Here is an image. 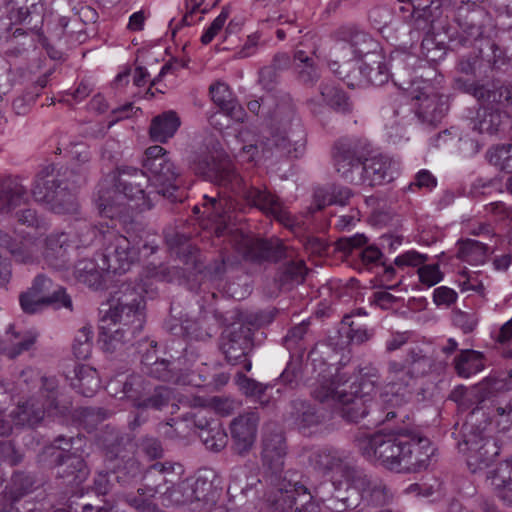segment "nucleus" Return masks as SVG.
<instances>
[{"instance_id":"55","label":"nucleus","mask_w":512,"mask_h":512,"mask_svg":"<svg viewBox=\"0 0 512 512\" xmlns=\"http://www.w3.org/2000/svg\"><path fill=\"white\" fill-rule=\"evenodd\" d=\"M171 330L174 334H181L185 337L195 340H205L211 337V335L206 330H203L200 327L197 321L191 319H185L181 323L179 331L177 330V327H172Z\"/></svg>"},{"instance_id":"4","label":"nucleus","mask_w":512,"mask_h":512,"mask_svg":"<svg viewBox=\"0 0 512 512\" xmlns=\"http://www.w3.org/2000/svg\"><path fill=\"white\" fill-rule=\"evenodd\" d=\"M19 393H32L26 402L19 403L5 419L0 411V436L8 435L12 426H35L45 417L57 415L58 381L55 377L42 376L33 368L24 369L17 380Z\"/></svg>"},{"instance_id":"30","label":"nucleus","mask_w":512,"mask_h":512,"mask_svg":"<svg viewBox=\"0 0 512 512\" xmlns=\"http://www.w3.org/2000/svg\"><path fill=\"white\" fill-rule=\"evenodd\" d=\"M103 262L98 254L93 258H83L77 261L73 269V276L77 282L83 283L91 288H99L103 282V275L107 269H102Z\"/></svg>"},{"instance_id":"45","label":"nucleus","mask_w":512,"mask_h":512,"mask_svg":"<svg viewBox=\"0 0 512 512\" xmlns=\"http://www.w3.org/2000/svg\"><path fill=\"white\" fill-rule=\"evenodd\" d=\"M490 164L502 171L512 172V144H498L486 153Z\"/></svg>"},{"instance_id":"38","label":"nucleus","mask_w":512,"mask_h":512,"mask_svg":"<svg viewBox=\"0 0 512 512\" xmlns=\"http://www.w3.org/2000/svg\"><path fill=\"white\" fill-rule=\"evenodd\" d=\"M453 366L459 377L469 378L484 370L485 356L480 351L464 349L455 356Z\"/></svg>"},{"instance_id":"27","label":"nucleus","mask_w":512,"mask_h":512,"mask_svg":"<svg viewBox=\"0 0 512 512\" xmlns=\"http://www.w3.org/2000/svg\"><path fill=\"white\" fill-rule=\"evenodd\" d=\"M67 379L70 386L85 397L93 396L101 386L97 370L85 364H78L69 372Z\"/></svg>"},{"instance_id":"2","label":"nucleus","mask_w":512,"mask_h":512,"mask_svg":"<svg viewBox=\"0 0 512 512\" xmlns=\"http://www.w3.org/2000/svg\"><path fill=\"white\" fill-rule=\"evenodd\" d=\"M153 191L142 170L122 166L100 185L96 205L103 217L126 220L134 209H150Z\"/></svg>"},{"instance_id":"26","label":"nucleus","mask_w":512,"mask_h":512,"mask_svg":"<svg viewBox=\"0 0 512 512\" xmlns=\"http://www.w3.org/2000/svg\"><path fill=\"white\" fill-rule=\"evenodd\" d=\"M184 467L178 462H156L152 464L144 475L148 496L150 495V487L155 484L166 486L179 481L184 474Z\"/></svg>"},{"instance_id":"53","label":"nucleus","mask_w":512,"mask_h":512,"mask_svg":"<svg viewBox=\"0 0 512 512\" xmlns=\"http://www.w3.org/2000/svg\"><path fill=\"white\" fill-rule=\"evenodd\" d=\"M172 399V392L169 388L159 386L154 389V393L137 403L138 407L162 409Z\"/></svg>"},{"instance_id":"22","label":"nucleus","mask_w":512,"mask_h":512,"mask_svg":"<svg viewBox=\"0 0 512 512\" xmlns=\"http://www.w3.org/2000/svg\"><path fill=\"white\" fill-rule=\"evenodd\" d=\"M358 70L361 78L356 82L350 80V75L343 76L344 78H347V84L349 86L355 87L364 84L381 86L388 82L391 76L385 56L382 52L371 54L368 60L362 61L358 66Z\"/></svg>"},{"instance_id":"11","label":"nucleus","mask_w":512,"mask_h":512,"mask_svg":"<svg viewBox=\"0 0 512 512\" xmlns=\"http://www.w3.org/2000/svg\"><path fill=\"white\" fill-rule=\"evenodd\" d=\"M32 194L36 201L45 203L56 214L78 213L79 203L75 192L58 180L38 178Z\"/></svg>"},{"instance_id":"25","label":"nucleus","mask_w":512,"mask_h":512,"mask_svg":"<svg viewBox=\"0 0 512 512\" xmlns=\"http://www.w3.org/2000/svg\"><path fill=\"white\" fill-rule=\"evenodd\" d=\"M333 159L337 172L347 181L356 183L357 177L354 176V170H359L362 164L357 146L348 141L338 142Z\"/></svg>"},{"instance_id":"34","label":"nucleus","mask_w":512,"mask_h":512,"mask_svg":"<svg viewBox=\"0 0 512 512\" xmlns=\"http://www.w3.org/2000/svg\"><path fill=\"white\" fill-rule=\"evenodd\" d=\"M250 347V339L242 328L233 329L222 336L221 349L231 364H237L245 357Z\"/></svg>"},{"instance_id":"43","label":"nucleus","mask_w":512,"mask_h":512,"mask_svg":"<svg viewBox=\"0 0 512 512\" xmlns=\"http://www.w3.org/2000/svg\"><path fill=\"white\" fill-rule=\"evenodd\" d=\"M352 196L351 190L347 187L332 186L329 190L318 189L315 191L314 197L318 209H322L327 205H341L348 204Z\"/></svg>"},{"instance_id":"15","label":"nucleus","mask_w":512,"mask_h":512,"mask_svg":"<svg viewBox=\"0 0 512 512\" xmlns=\"http://www.w3.org/2000/svg\"><path fill=\"white\" fill-rule=\"evenodd\" d=\"M413 379L412 369L407 361H390L387 368V383L381 394L383 402L392 406L403 404L410 393L409 387Z\"/></svg>"},{"instance_id":"1","label":"nucleus","mask_w":512,"mask_h":512,"mask_svg":"<svg viewBox=\"0 0 512 512\" xmlns=\"http://www.w3.org/2000/svg\"><path fill=\"white\" fill-rule=\"evenodd\" d=\"M182 276V270L176 267L148 265L143 269L137 287L123 284L115 293L109 310L100 321L99 343L102 350L107 354L124 351L134 335L143 327V293L153 297L158 283L171 282Z\"/></svg>"},{"instance_id":"8","label":"nucleus","mask_w":512,"mask_h":512,"mask_svg":"<svg viewBox=\"0 0 512 512\" xmlns=\"http://www.w3.org/2000/svg\"><path fill=\"white\" fill-rule=\"evenodd\" d=\"M20 306L25 313L33 314L45 306L57 309H71L72 300L60 286L54 287L53 282L44 275L35 277L32 286L20 295Z\"/></svg>"},{"instance_id":"58","label":"nucleus","mask_w":512,"mask_h":512,"mask_svg":"<svg viewBox=\"0 0 512 512\" xmlns=\"http://www.w3.org/2000/svg\"><path fill=\"white\" fill-rule=\"evenodd\" d=\"M502 402H505V406L499 405L496 407L497 425L502 431L508 430L512 426V396L506 394L502 395Z\"/></svg>"},{"instance_id":"57","label":"nucleus","mask_w":512,"mask_h":512,"mask_svg":"<svg viewBox=\"0 0 512 512\" xmlns=\"http://www.w3.org/2000/svg\"><path fill=\"white\" fill-rule=\"evenodd\" d=\"M420 282L428 287L438 284L443 279L438 264L422 265L418 269Z\"/></svg>"},{"instance_id":"41","label":"nucleus","mask_w":512,"mask_h":512,"mask_svg":"<svg viewBox=\"0 0 512 512\" xmlns=\"http://www.w3.org/2000/svg\"><path fill=\"white\" fill-rule=\"evenodd\" d=\"M470 124L474 131L492 135L498 132L502 124V116L498 108L481 106Z\"/></svg>"},{"instance_id":"64","label":"nucleus","mask_w":512,"mask_h":512,"mask_svg":"<svg viewBox=\"0 0 512 512\" xmlns=\"http://www.w3.org/2000/svg\"><path fill=\"white\" fill-rule=\"evenodd\" d=\"M457 298L456 291L446 286H440L433 292V300L437 306H450L456 302Z\"/></svg>"},{"instance_id":"61","label":"nucleus","mask_w":512,"mask_h":512,"mask_svg":"<svg viewBox=\"0 0 512 512\" xmlns=\"http://www.w3.org/2000/svg\"><path fill=\"white\" fill-rule=\"evenodd\" d=\"M18 222L22 225H26L28 227H33L36 229L47 228L48 224L42 218H40L36 211L30 208L23 209L17 212Z\"/></svg>"},{"instance_id":"19","label":"nucleus","mask_w":512,"mask_h":512,"mask_svg":"<svg viewBox=\"0 0 512 512\" xmlns=\"http://www.w3.org/2000/svg\"><path fill=\"white\" fill-rule=\"evenodd\" d=\"M361 448H380L387 445V448H406L411 446H420L426 448L430 445V440L420 431H404L395 433H385L382 430L374 433L365 434Z\"/></svg>"},{"instance_id":"24","label":"nucleus","mask_w":512,"mask_h":512,"mask_svg":"<svg viewBox=\"0 0 512 512\" xmlns=\"http://www.w3.org/2000/svg\"><path fill=\"white\" fill-rule=\"evenodd\" d=\"M56 461L57 475L68 485H79L87 479L89 469L81 455L63 450Z\"/></svg>"},{"instance_id":"48","label":"nucleus","mask_w":512,"mask_h":512,"mask_svg":"<svg viewBox=\"0 0 512 512\" xmlns=\"http://www.w3.org/2000/svg\"><path fill=\"white\" fill-rule=\"evenodd\" d=\"M498 456V451L467 450L466 461L470 471L472 473H476L480 470L491 467Z\"/></svg>"},{"instance_id":"7","label":"nucleus","mask_w":512,"mask_h":512,"mask_svg":"<svg viewBox=\"0 0 512 512\" xmlns=\"http://www.w3.org/2000/svg\"><path fill=\"white\" fill-rule=\"evenodd\" d=\"M98 231L104 240L103 251L98 253L103 269L114 274L127 272L138 259L139 251L127 237L118 234L113 228L107 227L104 230L101 226Z\"/></svg>"},{"instance_id":"16","label":"nucleus","mask_w":512,"mask_h":512,"mask_svg":"<svg viewBox=\"0 0 512 512\" xmlns=\"http://www.w3.org/2000/svg\"><path fill=\"white\" fill-rule=\"evenodd\" d=\"M232 242L237 252L250 261L277 260L284 253V247L278 240L267 241L242 232L235 233Z\"/></svg>"},{"instance_id":"23","label":"nucleus","mask_w":512,"mask_h":512,"mask_svg":"<svg viewBox=\"0 0 512 512\" xmlns=\"http://www.w3.org/2000/svg\"><path fill=\"white\" fill-rule=\"evenodd\" d=\"M307 106L314 114L320 113L325 106L342 113L351 110L346 94L338 87L328 83H322L319 86V93L307 99Z\"/></svg>"},{"instance_id":"49","label":"nucleus","mask_w":512,"mask_h":512,"mask_svg":"<svg viewBox=\"0 0 512 512\" xmlns=\"http://www.w3.org/2000/svg\"><path fill=\"white\" fill-rule=\"evenodd\" d=\"M167 243L179 258H183L186 265H194L196 261L195 250L184 235H176L174 238L167 237Z\"/></svg>"},{"instance_id":"62","label":"nucleus","mask_w":512,"mask_h":512,"mask_svg":"<svg viewBox=\"0 0 512 512\" xmlns=\"http://www.w3.org/2000/svg\"><path fill=\"white\" fill-rule=\"evenodd\" d=\"M367 242L364 234H355L349 237H342L337 240L336 247L339 251L349 254L353 249L359 248Z\"/></svg>"},{"instance_id":"51","label":"nucleus","mask_w":512,"mask_h":512,"mask_svg":"<svg viewBox=\"0 0 512 512\" xmlns=\"http://www.w3.org/2000/svg\"><path fill=\"white\" fill-rule=\"evenodd\" d=\"M503 478L505 475L487 476L486 483L504 505L512 508V482H505Z\"/></svg>"},{"instance_id":"31","label":"nucleus","mask_w":512,"mask_h":512,"mask_svg":"<svg viewBox=\"0 0 512 512\" xmlns=\"http://www.w3.org/2000/svg\"><path fill=\"white\" fill-rule=\"evenodd\" d=\"M191 491V484L179 480L166 486L155 484L150 487L149 497L159 494L167 505H190L193 504Z\"/></svg>"},{"instance_id":"18","label":"nucleus","mask_w":512,"mask_h":512,"mask_svg":"<svg viewBox=\"0 0 512 512\" xmlns=\"http://www.w3.org/2000/svg\"><path fill=\"white\" fill-rule=\"evenodd\" d=\"M271 127L275 129L274 144L283 149H287L291 141H298L296 134L302 133L294 108L288 102L276 106L271 115Z\"/></svg>"},{"instance_id":"50","label":"nucleus","mask_w":512,"mask_h":512,"mask_svg":"<svg viewBox=\"0 0 512 512\" xmlns=\"http://www.w3.org/2000/svg\"><path fill=\"white\" fill-rule=\"evenodd\" d=\"M93 331L90 326H84L77 331L73 342V353L78 359H86L92 351Z\"/></svg>"},{"instance_id":"6","label":"nucleus","mask_w":512,"mask_h":512,"mask_svg":"<svg viewBox=\"0 0 512 512\" xmlns=\"http://www.w3.org/2000/svg\"><path fill=\"white\" fill-rule=\"evenodd\" d=\"M143 166L149 172V188L153 194L176 200L174 193L179 187L180 173L165 149L158 145L147 148Z\"/></svg>"},{"instance_id":"32","label":"nucleus","mask_w":512,"mask_h":512,"mask_svg":"<svg viewBox=\"0 0 512 512\" xmlns=\"http://www.w3.org/2000/svg\"><path fill=\"white\" fill-rule=\"evenodd\" d=\"M404 450H362L363 457L375 466H380L395 473H402L410 468Z\"/></svg>"},{"instance_id":"54","label":"nucleus","mask_w":512,"mask_h":512,"mask_svg":"<svg viewBox=\"0 0 512 512\" xmlns=\"http://www.w3.org/2000/svg\"><path fill=\"white\" fill-rule=\"evenodd\" d=\"M10 243V236L0 230V287L7 285L12 276L11 262L3 255Z\"/></svg>"},{"instance_id":"63","label":"nucleus","mask_w":512,"mask_h":512,"mask_svg":"<svg viewBox=\"0 0 512 512\" xmlns=\"http://www.w3.org/2000/svg\"><path fill=\"white\" fill-rule=\"evenodd\" d=\"M428 257L425 254L418 253L417 251H407L395 258L394 263L398 267L404 266H419L427 261Z\"/></svg>"},{"instance_id":"5","label":"nucleus","mask_w":512,"mask_h":512,"mask_svg":"<svg viewBox=\"0 0 512 512\" xmlns=\"http://www.w3.org/2000/svg\"><path fill=\"white\" fill-rule=\"evenodd\" d=\"M379 382V371L368 365L359 368L356 382L348 391L346 380L339 374H333L330 369L319 374L311 394L320 402L332 401L338 406L340 415L348 421L356 422L367 415L366 397L371 396Z\"/></svg>"},{"instance_id":"10","label":"nucleus","mask_w":512,"mask_h":512,"mask_svg":"<svg viewBox=\"0 0 512 512\" xmlns=\"http://www.w3.org/2000/svg\"><path fill=\"white\" fill-rule=\"evenodd\" d=\"M76 244L75 240L64 231H53L42 240L44 264L55 270H64L69 262V249L88 245L95 237L96 231L88 225Z\"/></svg>"},{"instance_id":"33","label":"nucleus","mask_w":512,"mask_h":512,"mask_svg":"<svg viewBox=\"0 0 512 512\" xmlns=\"http://www.w3.org/2000/svg\"><path fill=\"white\" fill-rule=\"evenodd\" d=\"M26 195L27 190L16 179L0 175V215L13 211Z\"/></svg>"},{"instance_id":"46","label":"nucleus","mask_w":512,"mask_h":512,"mask_svg":"<svg viewBox=\"0 0 512 512\" xmlns=\"http://www.w3.org/2000/svg\"><path fill=\"white\" fill-rule=\"evenodd\" d=\"M306 273L307 269L302 260L291 262L283 267L277 281L280 287L298 285L304 281Z\"/></svg>"},{"instance_id":"28","label":"nucleus","mask_w":512,"mask_h":512,"mask_svg":"<svg viewBox=\"0 0 512 512\" xmlns=\"http://www.w3.org/2000/svg\"><path fill=\"white\" fill-rule=\"evenodd\" d=\"M145 364L150 365L148 373L157 379H161L163 381L175 382L181 385H192V386H201L204 380L200 375H196L194 373H176L175 363H173V367H170V363L166 360H156L153 363L148 362V357L145 359Z\"/></svg>"},{"instance_id":"47","label":"nucleus","mask_w":512,"mask_h":512,"mask_svg":"<svg viewBox=\"0 0 512 512\" xmlns=\"http://www.w3.org/2000/svg\"><path fill=\"white\" fill-rule=\"evenodd\" d=\"M421 55L431 63L444 59L446 48L442 40H437L434 33L427 32L421 43Z\"/></svg>"},{"instance_id":"35","label":"nucleus","mask_w":512,"mask_h":512,"mask_svg":"<svg viewBox=\"0 0 512 512\" xmlns=\"http://www.w3.org/2000/svg\"><path fill=\"white\" fill-rule=\"evenodd\" d=\"M7 251L17 262L25 265H39L44 263L42 240L35 237L24 238L19 245L9 243Z\"/></svg>"},{"instance_id":"21","label":"nucleus","mask_w":512,"mask_h":512,"mask_svg":"<svg viewBox=\"0 0 512 512\" xmlns=\"http://www.w3.org/2000/svg\"><path fill=\"white\" fill-rule=\"evenodd\" d=\"M38 334L33 329H25L20 325L10 324L3 335H0V352L13 359L25 351H29L37 340Z\"/></svg>"},{"instance_id":"12","label":"nucleus","mask_w":512,"mask_h":512,"mask_svg":"<svg viewBox=\"0 0 512 512\" xmlns=\"http://www.w3.org/2000/svg\"><path fill=\"white\" fill-rule=\"evenodd\" d=\"M0 6L12 22L31 23L53 16L60 6H68V0H0Z\"/></svg>"},{"instance_id":"59","label":"nucleus","mask_w":512,"mask_h":512,"mask_svg":"<svg viewBox=\"0 0 512 512\" xmlns=\"http://www.w3.org/2000/svg\"><path fill=\"white\" fill-rule=\"evenodd\" d=\"M453 322L464 333H470L476 328L478 317L473 312L456 311L453 315Z\"/></svg>"},{"instance_id":"17","label":"nucleus","mask_w":512,"mask_h":512,"mask_svg":"<svg viewBox=\"0 0 512 512\" xmlns=\"http://www.w3.org/2000/svg\"><path fill=\"white\" fill-rule=\"evenodd\" d=\"M344 473L347 481L374 505H384L391 500L392 494L381 479L369 477L353 465H346Z\"/></svg>"},{"instance_id":"13","label":"nucleus","mask_w":512,"mask_h":512,"mask_svg":"<svg viewBox=\"0 0 512 512\" xmlns=\"http://www.w3.org/2000/svg\"><path fill=\"white\" fill-rule=\"evenodd\" d=\"M382 52L379 44L370 37L367 33L359 30L350 32L347 41L337 44L332 52L336 60L329 62L330 69L342 77V71H339V61L342 60L344 64L348 63L352 58H363L368 60L369 56L373 53Z\"/></svg>"},{"instance_id":"36","label":"nucleus","mask_w":512,"mask_h":512,"mask_svg":"<svg viewBox=\"0 0 512 512\" xmlns=\"http://www.w3.org/2000/svg\"><path fill=\"white\" fill-rule=\"evenodd\" d=\"M211 99L219 106L221 111L236 121H242L244 118V110L233 97L227 84L216 82L209 88Z\"/></svg>"},{"instance_id":"44","label":"nucleus","mask_w":512,"mask_h":512,"mask_svg":"<svg viewBox=\"0 0 512 512\" xmlns=\"http://www.w3.org/2000/svg\"><path fill=\"white\" fill-rule=\"evenodd\" d=\"M334 452L335 450L319 451L314 458V466L316 469L323 471L324 473L337 472L347 480L344 473V467L352 464L336 457Z\"/></svg>"},{"instance_id":"39","label":"nucleus","mask_w":512,"mask_h":512,"mask_svg":"<svg viewBox=\"0 0 512 512\" xmlns=\"http://www.w3.org/2000/svg\"><path fill=\"white\" fill-rule=\"evenodd\" d=\"M216 478V473L211 469L199 471L195 482L191 484L193 503L198 501L205 503L214 501L215 496L218 494L217 487L214 483Z\"/></svg>"},{"instance_id":"52","label":"nucleus","mask_w":512,"mask_h":512,"mask_svg":"<svg viewBox=\"0 0 512 512\" xmlns=\"http://www.w3.org/2000/svg\"><path fill=\"white\" fill-rule=\"evenodd\" d=\"M403 454L408 459L410 468L403 470L402 473H416L428 468L432 454H428L426 450H404Z\"/></svg>"},{"instance_id":"37","label":"nucleus","mask_w":512,"mask_h":512,"mask_svg":"<svg viewBox=\"0 0 512 512\" xmlns=\"http://www.w3.org/2000/svg\"><path fill=\"white\" fill-rule=\"evenodd\" d=\"M493 251L488 244L474 239H460L456 243V257L471 265L484 264Z\"/></svg>"},{"instance_id":"20","label":"nucleus","mask_w":512,"mask_h":512,"mask_svg":"<svg viewBox=\"0 0 512 512\" xmlns=\"http://www.w3.org/2000/svg\"><path fill=\"white\" fill-rule=\"evenodd\" d=\"M361 173L356 184L369 186L382 185L391 182L398 175V164L386 156H375L361 164Z\"/></svg>"},{"instance_id":"56","label":"nucleus","mask_w":512,"mask_h":512,"mask_svg":"<svg viewBox=\"0 0 512 512\" xmlns=\"http://www.w3.org/2000/svg\"><path fill=\"white\" fill-rule=\"evenodd\" d=\"M229 15L230 9L228 7H223L220 14L213 20L210 26L202 34L201 42L204 45L212 42L218 33L223 29Z\"/></svg>"},{"instance_id":"40","label":"nucleus","mask_w":512,"mask_h":512,"mask_svg":"<svg viewBox=\"0 0 512 512\" xmlns=\"http://www.w3.org/2000/svg\"><path fill=\"white\" fill-rule=\"evenodd\" d=\"M203 206L205 208L204 213L218 225L216 227L217 236H221L226 228V215L234 209L232 200L224 197L214 198L204 195Z\"/></svg>"},{"instance_id":"29","label":"nucleus","mask_w":512,"mask_h":512,"mask_svg":"<svg viewBox=\"0 0 512 512\" xmlns=\"http://www.w3.org/2000/svg\"><path fill=\"white\" fill-rule=\"evenodd\" d=\"M259 416L256 412L249 411L235 418L231 425V435L238 446L251 448L257 431Z\"/></svg>"},{"instance_id":"9","label":"nucleus","mask_w":512,"mask_h":512,"mask_svg":"<svg viewBox=\"0 0 512 512\" xmlns=\"http://www.w3.org/2000/svg\"><path fill=\"white\" fill-rule=\"evenodd\" d=\"M411 109L423 123L431 125L439 122L445 115L448 106L445 97L433 84L426 80L413 82L410 91Z\"/></svg>"},{"instance_id":"60","label":"nucleus","mask_w":512,"mask_h":512,"mask_svg":"<svg viewBox=\"0 0 512 512\" xmlns=\"http://www.w3.org/2000/svg\"><path fill=\"white\" fill-rule=\"evenodd\" d=\"M145 390L142 377L137 375L131 376L123 385L124 395L134 400H141Z\"/></svg>"},{"instance_id":"3","label":"nucleus","mask_w":512,"mask_h":512,"mask_svg":"<svg viewBox=\"0 0 512 512\" xmlns=\"http://www.w3.org/2000/svg\"><path fill=\"white\" fill-rule=\"evenodd\" d=\"M192 168L196 174L204 176L217 185L228 187L233 192L242 194L250 205L272 215L285 226L292 225L289 212L278 198L266 189L246 188L234 165L223 152L205 151L197 154L193 159Z\"/></svg>"},{"instance_id":"14","label":"nucleus","mask_w":512,"mask_h":512,"mask_svg":"<svg viewBox=\"0 0 512 512\" xmlns=\"http://www.w3.org/2000/svg\"><path fill=\"white\" fill-rule=\"evenodd\" d=\"M454 88L472 95L481 106L493 108H509L512 107V89L506 86H495L480 84L479 82H471L461 77L454 79Z\"/></svg>"},{"instance_id":"42","label":"nucleus","mask_w":512,"mask_h":512,"mask_svg":"<svg viewBox=\"0 0 512 512\" xmlns=\"http://www.w3.org/2000/svg\"><path fill=\"white\" fill-rule=\"evenodd\" d=\"M179 126L180 119L176 112H164L152 120L150 136L154 141L165 142L176 133Z\"/></svg>"}]
</instances>
